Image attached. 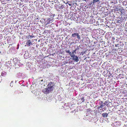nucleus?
<instances>
[{
	"instance_id": "obj_7",
	"label": "nucleus",
	"mask_w": 127,
	"mask_h": 127,
	"mask_svg": "<svg viewBox=\"0 0 127 127\" xmlns=\"http://www.w3.org/2000/svg\"><path fill=\"white\" fill-rule=\"evenodd\" d=\"M119 11L121 13V14H123L125 13V10L123 9V8L122 7H121V8H120V10Z\"/></svg>"
},
{
	"instance_id": "obj_1",
	"label": "nucleus",
	"mask_w": 127,
	"mask_h": 127,
	"mask_svg": "<svg viewBox=\"0 0 127 127\" xmlns=\"http://www.w3.org/2000/svg\"><path fill=\"white\" fill-rule=\"evenodd\" d=\"M54 83L53 82H50L47 86V88L51 91L54 89Z\"/></svg>"
},
{
	"instance_id": "obj_15",
	"label": "nucleus",
	"mask_w": 127,
	"mask_h": 127,
	"mask_svg": "<svg viewBox=\"0 0 127 127\" xmlns=\"http://www.w3.org/2000/svg\"><path fill=\"white\" fill-rule=\"evenodd\" d=\"M108 102L107 101H105L104 103L103 104L104 105H105Z\"/></svg>"
},
{
	"instance_id": "obj_14",
	"label": "nucleus",
	"mask_w": 127,
	"mask_h": 127,
	"mask_svg": "<svg viewBox=\"0 0 127 127\" xmlns=\"http://www.w3.org/2000/svg\"><path fill=\"white\" fill-rule=\"evenodd\" d=\"M84 97H82L81 98V100L82 101V102H83L84 101Z\"/></svg>"
},
{
	"instance_id": "obj_12",
	"label": "nucleus",
	"mask_w": 127,
	"mask_h": 127,
	"mask_svg": "<svg viewBox=\"0 0 127 127\" xmlns=\"http://www.w3.org/2000/svg\"><path fill=\"white\" fill-rule=\"evenodd\" d=\"M99 0H93V4H94L95 3L99 1Z\"/></svg>"
},
{
	"instance_id": "obj_16",
	"label": "nucleus",
	"mask_w": 127,
	"mask_h": 127,
	"mask_svg": "<svg viewBox=\"0 0 127 127\" xmlns=\"http://www.w3.org/2000/svg\"><path fill=\"white\" fill-rule=\"evenodd\" d=\"M76 51V49H75L73 51V52H72V53H73V54H74V53Z\"/></svg>"
},
{
	"instance_id": "obj_2",
	"label": "nucleus",
	"mask_w": 127,
	"mask_h": 127,
	"mask_svg": "<svg viewBox=\"0 0 127 127\" xmlns=\"http://www.w3.org/2000/svg\"><path fill=\"white\" fill-rule=\"evenodd\" d=\"M71 58H72V59L74 61L77 62L79 61V59L78 57L74 54H73L71 56Z\"/></svg>"
},
{
	"instance_id": "obj_24",
	"label": "nucleus",
	"mask_w": 127,
	"mask_h": 127,
	"mask_svg": "<svg viewBox=\"0 0 127 127\" xmlns=\"http://www.w3.org/2000/svg\"><path fill=\"white\" fill-rule=\"evenodd\" d=\"M115 46L116 47V45H115Z\"/></svg>"
},
{
	"instance_id": "obj_9",
	"label": "nucleus",
	"mask_w": 127,
	"mask_h": 127,
	"mask_svg": "<svg viewBox=\"0 0 127 127\" xmlns=\"http://www.w3.org/2000/svg\"><path fill=\"white\" fill-rule=\"evenodd\" d=\"M102 115L103 117H107L108 116V114L106 113H104Z\"/></svg>"
},
{
	"instance_id": "obj_5",
	"label": "nucleus",
	"mask_w": 127,
	"mask_h": 127,
	"mask_svg": "<svg viewBox=\"0 0 127 127\" xmlns=\"http://www.w3.org/2000/svg\"><path fill=\"white\" fill-rule=\"evenodd\" d=\"M122 7L120 6H115L114 7V10L115 11H118L120 10V8Z\"/></svg>"
},
{
	"instance_id": "obj_22",
	"label": "nucleus",
	"mask_w": 127,
	"mask_h": 127,
	"mask_svg": "<svg viewBox=\"0 0 127 127\" xmlns=\"http://www.w3.org/2000/svg\"><path fill=\"white\" fill-rule=\"evenodd\" d=\"M12 82H13V81H12L11 82V83H10V84H11L12 83Z\"/></svg>"
},
{
	"instance_id": "obj_8",
	"label": "nucleus",
	"mask_w": 127,
	"mask_h": 127,
	"mask_svg": "<svg viewBox=\"0 0 127 127\" xmlns=\"http://www.w3.org/2000/svg\"><path fill=\"white\" fill-rule=\"evenodd\" d=\"M1 75L2 76L5 77L7 75V73L4 71H3L1 72Z\"/></svg>"
},
{
	"instance_id": "obj_3",
	"label": "nucleus",
	"mask_w": 127,
	"mask_h": 127,
	"mask_svg": "<svg viewBox=\"0 0 127 127\" xmlns=\"http://www.w3.org/2000/svg\"><path fill=\"white\" fill-rule=\"evenodd\" d=\"M50 90L47 88H46L43 89L42 90V92L45 94H47L51 92Z\"/></svg>"
},
{
	"instance_id": "obj_18",
	"label": "nucleus",
	"mask_w": 127,
	"mask_h": 127,
	"mask_svg": "<svg viewBox=\"0 0 127 127\" xmlns=\"http://www.w3.org/2000/svg\"><path fill=\"white\" fill-rule=\"evenodd\" d=\"M29 36H30V38H31V37H32H32H34V36H32V35H29Z\"/></svg>"
},
{
	"instance_id": "obj_13",
	"label": "nucleus",
	"mask_w": 127,
	"mask_h": 127,
	"mask_svg": "<svg viewBox=\"0 0 127 127\" xmlns=\"http://www.w3.org/2000/svg\"><path fill=\"white\" fill-rule=\"evenodd\" d=\"M64 7V6L62 5H61V6L60 7V6H59V8L61 9H62Z\"/></svg>"
},
{
	"instance_id": "obj_6",
	"label": "nucleus",
	"mask_w": 127,
	"mask_h": 127,
	"mask_svg": "<svg viewBox=\"0 0 127 127\" xmlns=\"http://www.w3.org/2000/svg\"><path fill=\"white\" fill-rule=\"evenodd\" d=\"M26 44L28 46H30L32 44V41L30 40H28L27 41Z\"/></svg>"
},
{
	"instance_id": "obj_11",
	"label": "nucleus",
	"mask_w": 127,
	"mask_h": 127,
	"mask_svg": "<svg viewBox=\"0 0 127 127\" xmlns=\"http://www.w3.org/2000/svg\"><path fill=\"white\" fill-rule=\"evenodd\" d=\"M101 104H101L98 107H97L98 109H99L100 108H102L103 107L104 105L103 104Z\"/></svg>"
},
{
	"instance_id": "obj_4",
	"label": "nucleus",
	"mask_w": 127,
	"mask_h": 127,
	"mask_svg": "<svg viewBox=\"0 0 127 127\" xmlns=\"http://www.w3.org/2000/svg\"><path fill=\"white\" fill-rule=\"evenodd\" d=\"M71 36L73 37H75L76 36L77 38L78 39L80 38V35L78 33H74L72 34Z\"/></svg>"
},
{
	"instance_id": "obj_21",
	"label": "nucleus",
	"mask_w": 127,
	"mask_h": 127,
	"mask_svg": "<svg viewBox=\"0 0 127 127\" xmlns=\"http://www.w3.org/2000/svg\"><path fill=\"white\" fill-rule=\"evenodd\" d=\"M116 122V123H119V122L118 121H117Z\"/></svg>"
},
{
	"instance_id": "obj_20",
	"label": "nucleus",
	"mask_w": 127,
	"mask_h": 127,
	"mask_svg": "<svg viewBox=\"0 0 127 127\" xmlns=\"http://www.w3.org/2000/svg\"><path fill=\"white\" fill-rule=\"evenodd\" d=\"M73 42H72L70 44V45H71L72 44H73Z\"/></svg>"
},
{
	"instance_id": "obj_10",
	"label": "nucleus",
	"mask_w": 127,
	"mask_h": 127,
	"mask_svg": "<svg viewBox=\"0 0 127 127\" xmlns=\"http://www.w3.org/2000/svg\"><path fill=\"white\" fill-rule=\"evenodd\" d=\"M65 52L66 53H69L70 55L71 56V55L73 54V53H71V52H70V50H66Z\"/></svg>"
},
{
	"instance_id": "obj_23",
	"label": "nucleus",
	"mask_w": 127,
	"mask_h": 127,
	"mask_svg": "<svg viewBox=\"0 0 127 127\" xmlns=\"http://www.w3.org/2000/svg\"><path fill=\"white\" fill-rule=\"evenodd\" d=\"M49 23H48V22L47 24H49Z\"/></svg>"
},
{
	"instance_id": "obj_17",
	"label": "nucleus",
	"mask_w": 127,
	"mask_h": 127,
	"mask_svg": "<svg viewBox=\"0 0 127 127\" xmlns=\"http://www.w3.org/2000/svg\"><path fill=\"white\" fill-rule=\"evenodd\" d=\"M79 47L77 46V48L75 49H76V51L78 50L79 49Z\"/></svg>"
},
{
	"instance_id": "obj_19",
	"label": "nucleus",
	"mask_w": 127,
	"mask_h": 127,
	"mask_svg": "<svg viewBox=\"0 0 127 127\" xmlns=\"http://www.w3.org/2000/svg\"><path fill=\"white\" fill-rule=\"evenodd\" d=\"M64 64H66L67 63V62L66 61H65L64 62Z\"/></svg>"
}]
</instances>
